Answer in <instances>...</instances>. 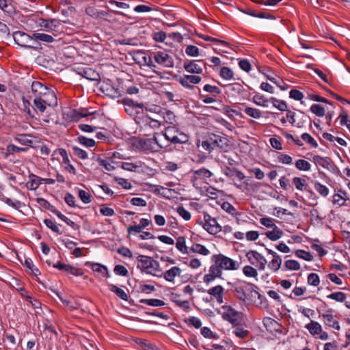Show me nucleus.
Returning <instances> with one entry per match:
<instances>
[{
	"label": "nucleus",
	"mask_w": 350,
	"mask_h": 350,
	"mask_svg": "<svg viewBox=\"0 0 350 350\" xmlns=\"http://www.w3.org/2000/svg\"><path fill=\"white\" fill-rule=\"evenodd\" d=\"M227 284L232 287L231 291L234 293L235 297L242 301H245L247 299L246 291L252 293L254 288H257L254 284L241 280H237L233 283L228 282Z\"/></svg>",
	"instance_id": "nucleus-1"
},
{
	"label": "nucleus",
	"mask_w": 350,
	"mask_h": 350,
	"mask_svg": "<svg viewBox=\"0 0 350 350\" xmlns=\"http://www.w3.org/2000/svg\"><path fill=\"white\" fill-rule=\"evenodd\" d=\"M212 260L218 265L221 269L237 270L239 267L238 262L221 254L213 255Z\"/></svg>",
	"instance_id": "nucleus-2"
},
{
	"label": "nucleus",
	"mask_w": 350,
	"mask_h": 350,
	"mask_svg": "<svg viewBox=\"0 0 350 350\" xmlns=\"http://www.w3.org/2000/svg\"><path fill=\"white\" fill-rule=\"evenodd\" d=\"M202 66L205 68L206 63L202 59H187L184 62L183 67L185 70L189 73L201 74L203 72Z\"/></svg>",
	"instance_id": "nucleus-3"
},
{
	"label": "nucleus",
	"mask_w": 350,
	"mask_h": 350,
	"mask_svg": "<svg viewBox=\"0 0 350 350\" xmlns=\"http://www.w3.org/2000/svg\"><path fill=\"white\" fill-rule=\"evenodd\" d=\"M152 57L156 63L167 68L174 66V60L172 57L163 51H157L151 53Z\"/></svg>",
	"instance_id": "nucleus-4"
},
{
	"label": "nucleus",
	"mask_w": 350,
	"mask_h": 350,
	"mask_svg": "<svg viewBox=\"0 0 350 350\" xmlns=\"http://www.w3.org/2000/svg\"><path fill=\"white\" fill-rule=\"evenodd\" d=\"M222 308L226 310L223 314V318L230 322L234 326L238 325L242 314L236 311L230 306H224Z\"/></svg>",
	"instance_id": "nucleus-5"
},
{
	"label": "nucleus",
	"mask_w": 350,
	"mask_h": 350,
	"mask_svg": "<svg viewBox=\"0 0 350 350\" xmlns=\"http://www.w3.org/2000/svg\"><path fill=\"white\" fill-rule=\"evenodd\" d=\"M96 113V111H89L87 108L72 109L70 114H68L67 120L70 122H78L82 118L94 116Z\"/></svg>",
	"instance_id": "nucleus-6"
},
{
	"label": "nucleus",
	"mask_w": 350,
	"mask_h": 350,
	"mask_svg": "<svg viewBox=\"0 0 350 350\" xmlns=\"http://www.w3.org/2000/svg\"><path fill=\"white\" fill-rule=\"evenodd\" d=\"M38 24L40 27L51 32L57 31V28L61 25L59 21L55 18H40ZM53 35L56 36L54 33H53Z\"/></svg>",
	"instance_id": "nucleus-7"
},
{
	"label": "nucleus",
	"mask_w": 350,
	"mask_h": 350,
	"mask_svg": "<svg viewBox=\"0 0 350 350\" xmlns=\"http://www.w3.org/2000/svg\"><path fill=\"white\" fill-rule=\"evenodd\" d=\"M312 161L315 164H319L323 168L327 169L331 172H334L336 170L338 171V168L330 157H323L319 155H314L312 158Z\"/></svg>",
	"instance_id": "nucleus-8"
},
{
	"label": "nucleus",
	"mask_w": 350,
	"mask_h": 350,
	"mask_svg": "<svg viewBox=\"0 0 350 350\" xmlns=\"http://www.w3.org/2000/svg\"><path fill=\"white\" fill-rule=\"evenodd\" d=\"M152 260L150 257L145 255H139L137 257V260L142 264V269L145 270L148 274L152 275L156 277H162V273H153L152 271L150 270Z\"/></svg>",
	"instance_id": "nucleus-9"
},
{
	"label": "nucleus",
	"mask_w": 350,
	"mask_h": 350,
	"mask_svg": "<svg viewBox=\"0 0 350 350\" xmlns=\"http://www.w3.org/2000/svg\"><path fill=\"white\" fill-rule=\"evenodd\" d=\"M43 95L44 96H42L40 98H38L42 101L44 104H46L49 107H55L57 106V98L53 90H49L48 92Z\"/></svg>",
	"instance_id": "nucleus-10"
},
{
	"label": "nucleus",
	"mask_w": 350,
	"mask_h": 350,
	"mask_svg": "<svg viewBox=\"0 0 350 350\" xmlns=\"http://www.w3.org/2000/svg\"><path fill=\"white\" fill-rule=\"evenodd\" d=\"M31 88L34 98H40V96H44L43 94H46L51 89L38 81H33Z\"/></svg>",
	"instance_id": "nucleus-11"
},
{
	"label": "nucleus",
	"mask_w": 350,
	"mask_h": 350,
	"mask_svg": "<svg viewBox=\"0 0 350 350\" xmlns=\"http://www.w3.org/2000/svg\"><path fill=\"white\" fill-rule=\"evenodd\" d=\"M201 80V77L198 75H185L179 79V82L184 88L192 89V84H198Z\"/></svg>",
	"instance_id": "nucleus-12"
},
{
	"label": "nucleus",
	"mask_w": 350,
	"mask_h": 350,
	"mask_svg": "<svg viewBox=\"0 0 350 350\" xmlns=\"http://www.w3.org/2000/svg\"><path fill=\"white\" fill-rule=\"evenodd\" d=\"M131 340L137 344L142 350H162L149 340L138 337H132Z\"/></svg>",
	"instance_id": "nucleus-13"
},
{
	"label": "nucleus",
	"mask_w": 350,
	"mask_h": 350,
	"mask_svg": "<svg viewBox=\"0 0 350 350\" xmlns=\"http://www.w3.org/2000/svg\"><path fill=\"white\" fill-rule=\"evenodd\" d=\"M210 142L213 144L214 148L219 147L221 149H225L229 146V141L227 138L213 134L212 136L209 137Z\"/></svg>",
	"instance_id": "nucleus-14"
},
{
	"label": "nucleus",
	"mask_w": 350,
	"mask_h": 350,
	"mask_svg": "<svg viewBox=\"0 0 350 350\" xmlns=\"http://www.w3.org/2000/svg\"><path fill=\"white\" fill-rule=\"evenodd\" d=\"M13 38L15 42L23 47H26L28 41L29 40L30 35L21 31H17L12 33Z\"/></svg>",
	"instance_id": "nucleus-15"
},
{
	"label": "nucleus",
	"mask_w": 350,
	"mask_h": 350,
	"mask_svg": "<svg viewBox=\"0 0 350 350\" xmlns=\"http://www.w3.org/2000/svg\"><path fill=\"white\" fill-rule=\"evenodd\" d=\"M228 89V92L232 96H242L245 90L243 85L239 83H234L225 85Z\"/></svg>",
	"instance_id": "nucleus-16"
},
{
	"label": "nucleus",
	"mask_w": 350,
	"mask_h": 350,
	"mask_svg": "<svg viewBox=\"0 0 350 350\" xmlns=\"http://www.w3.org/2000/svg\"><path fill=\"white\" fill-rule=\"evenodd\" d=\"M137 148H141L143 150H150L152 152H158L156 149V146H153V142L150 141V139H139L137 141Z\"/></svg>",
	"instance_id": "nucleus-17"
},
{
	"label": "nucleus",
	"mask_w": 350,
	"mask_h": 350,
	"mask_svg": "<svg viewBox=\"0 0 350 350\" xmlns=\"http://www.w3.org/2000/svg\"><path fill=\"white\" fill-rule=\"evenodd\" d=\"M203 228L211 234H216L221 230V226L217 223L215 218L213 219L211 221H207V224H204Z\"/></svg>",
	"instance_id": "nucleus-18"
},
{
	"label": "nucleus",
	"mask_w": 350,
	"mask_h": 350,
	"mask_svg": "<svg viewBox=\"0 0 350 350\" xmlns=\"http://www.w3.org/2000/svg\"><path fill=\"white\" fill-rule=\"evenodd\" d=\"M57 151L62 157L63 163L67 165V166L65 167V170L68 171L70 173L76 174L77 171L75 167L70 163V160L68 159L66 150L64 148H59L57 150Z\"/></svg>",
	"instance_id": "nucleus-19"
},
{
	"label": "nucleus",
	"mask_w": 350,
	"mask_h": 350,
	"mask_svg": "<svg viewBox=\"0 0 350 350\" xmlns=\"http://www.w3.org/2000/svg\"><path fill=\"white\" fill-rule=\"evenodd\" d=\"M180 273L181 269L179 267H173L169 270L166 271L165 273H162V276H163L165 280L168 282H173L174 278L179 276Z\"/></svg>",
	"instance_id": "nucleus-20"
},
{
	"label": "nucleus",
	"mask_w": 350,
	"mask_h": 350,
	"mask_svg": "<svg viewBox=\"0 0 350 350\" xmlns=\"http://www.w3.org/2000/svg\"><path fill=\"white\" fill-rule=\"evenodd\" d=\"M85 265L91 266V268L93 271L100 273L103 276L110 277V275L108 272V269L106 266L103 265L100 263L97 262H87Z\"/></svg>",
	"instance_id": "nucleus-21"
},
{
	"label": "nucleus",
	"mask_w": 350,
	"mask_h": 350,
	"mask_svg": "<svg viewBox=\"0 0 350 350\" xmlns=\"http://www.w3.org/2000/svg\"><path fill=\"white\" fill-rule=\"evenodd\" d=\"M100 90L106 94V96L111 98H118L121 96L119 90L112 85H107L105 87H102Z\"/></svg>",
	"instance_id": "nucleus-22"
},
{
	"label": "nucleus",
	"mask_w": 350,
	"mask_h": 350,
	"mask_svg": "<svg viewBox=\"0 0 350 350\" xmlns=\"http://www.w3.org/2000/svg\"><path fill=\"white\" fill-rule=\"evenodd\" d=\"M34 38L38 40L39 43H52L55 40L51 35L46 34L44 33L34 32Z\"/></svg>",
	"instance_id": "nucleus-23"
},
{
	"label": "nucleus",
	"mask_w": 350,
	"mask_h": 350,
	"mask_svg": "<svg viewBox=\"0 0 350 350\" xmlns=\"http://www.w3.org/2000/svg\"><path fill=\"white\" fill-rule=\"evenodd\" d=\"M347 192L342 189H339L338 193L333 196V202L335 204H338L340 206L344 205L345 202L347 200L345 198Z\"/></svg>",
	"instance_id": "nucleus-24"
},
{
	"label": "nucleus",
	"mask_w": 350,
	"mask_h": 350,
	"mask_svg": "<svg viewBox=\"0 0 350 350\" xmlns=\"http://www.w3.org/2000/svg\"><path fill=\"white\" fill-rule=\"evenodd\" d=\"M244 12L245 14H247L250 16H254V17H257V18H260L272 19V20L275 19V16L268 14V13H266V12H256L254 10L247 9Z\"/></svg>",
	"instance_id": "nucleus-25"
},
{
	"label": "nucleus",
	"mask_w": 350,
	"mask_h": 350,
	"mask_svg": "<svg viewBox=\"0 0 350 350\" xmlns=\"http://www.w3.org/2000/svg\"><path fill=\"white\" fill-rule=\"evenodd\" d=\"M251 256H252L254 259L258 262L267 261L265 258L258 252L254 250H250L246 253V257L247 258L249 262L252 265H255L256 262L254 260H251Z\"/></svg>",
	"instance_id": "nucleus-26"
},
{
	"label": "nucleus",
	"mask_w": 350,
	"mask_h": 350,
	"mask_svg": "<svg viewBox=\"0 0 350 350\" xmlns=\"http://www.w3.org/2000/svg\"><path fill=\"white\" fill-rule=\"evenodd\" d=\"M323 318L324 323L327 326L333 328H340L338 322L336 319H334L332 314H323Z\"/></svg>",
	"instance_id": "nucleus-27"
},
{
	"label": "nucleus",
	"mask_w": 350,
	"mask_h": 350,
	"mask_svg": "<svg viewBox=\"0 0 350 350\" xmlns=\"http://www.w3.org/2000/svg\"><path fill=\"white\" fill-rule=\"evenodd\" d=\"M138 53L144 55L142 57L143 64L148 66L153 72H157L154 69L157 66L152 62V55L151 54L150 55H148L142 51H139Z\"/></svg>",
	"instance_id": "nucleus-28"
},
{
	"label": "nucleus",
	"mask_w": 350,
	"mask_h": 350,
	"mask_svg": "<svg viewBox=\"0 0 350 350\" xmlns=\"http://www.w3.org/2000/svg\"><path fill=\"white\" fill-rule=\"evenodd\" d=\"M0 200L3 201L5 204L13 207L14 208H15L16 210H19V208L23 205V204L18 200L12 202V200L11 199L6 198L1 189H0Z\"/></svg>",
	"instance_id": "nucleus-29"
},
{
	"label": "nucleus",
	"mask_w": 350,
	"mask_h": 350,
	"mask_svg": "<svg viewBox=\"0 0 350 350\" xmlns=\"http://www.w3.org/2000/svg\"><path fill=\"white\" fill-rule=\"evenodd\" d=\"M282 234L283 232L277 226H274L273 230L265 232L266 237L271 241L279 239Z\"/></svg>",
	"instance_id": "nucleus-30"
},
{
	"label": "nucleus",
	"mask_w": 350,
	"mask_h": 350,
	"mask_svg": "<svg viewBox=\"0 0 350 350\" xmlns=\"http://www.w3.org/2000/svg\"><path fill=\"white\" fill-rule=\"evenodd\" d=\"M267 79L271 82L275 83L281 90H286L288 89V85L286 84L282 78L279 77H271L270 75H266Z\"/></svg>",
	"instance_id": "nucleus-31"
},
{
	"label": "nucleus",
	"mask_w": 350,
	"mask_h": 350,
	"mask_svg": "<svg viewBox=\"0 0 350 350\" xmlns=\"http://www.w3.org/2000/svg\"><path fill=\"white\" fill-rule=\"evenodd\" d=\"M38 203L42 206L43 208L51 211L52 213H55L56 215L59 213L60 211L57 210L55 207L51 204L46 200L44 198H38L37 200Z\"/></svg>",
	"instance_id": "nucleus-32"
},
{
	"label": "nucleus",
	"mask_w": 350,
	"mask_h": 350,
	"mask_svg": "<svg viewBox=\"0 0 350 350\" xmlns=\"http://www.w3.org/2000/svg\"><path fill=\"white\" fill-rule=\"evenodd\" d=\"M269 100L273 104V107L281 111H285L288 108L286 103L282 100H278L276 98L271 97L269 98Z\"/></svg>",
	"instance_id": "nucleus-33"
},
{
	"label": "nucleus",
	"mask_w": 350,
	"mask_h": 350,
	"mask_svg": "<svg viewBox=\"0 0 350 350\" xmlns=\"http://www.w3.org/2000/svg\"><path fill=\"white\" fill-rule=\"evenodd\" d=\"M29 135L27 134H18L14 137V140L18 142L21 145L32 146V140L28 138Z\"/></svg>",
	"instance_id": "nucleus-34"
},
{
	"label": "nucleus",
	"mask_w": 350,
	"mask_h": 350,
	"mask_svg": "<svg viewBox=\"0 0 350 350\" xmlns=\"http://www.w3.org/2000/svg\"><path fill=\"white\" fill-rule=\"evenodd\" d=\"M109 289L111 291L114 293L118 297L121 298L122 300H124V301L128 300L127 294L122 288H120L113 284H109Z\"/></svg>",
	"instance_id": "nucleus-35"
},
{
	"label": "nucleus",
	"mask_w": 350,
	"mask_h": 350,
	"mask_svg": "<svg viewBox=\"0 0 350 350\" xmlns=\"http://www.w3.org/2000/svg\"><path fill=\"white\" fill-rule=\"evenodd\" d=\"M96 161L100 166L103 167L107 171H112L115 170V167L111 165V163H113L112 160L109 161L103 159L100 156H98Z\"/></svg>",
	"instance_id": "nucleus-36"
},
{
	"label": "nucleus",
	"mask_w": 350,
	"mask_h": 350,
	"mask_svg": "<svg viewBox=\"0 0 350 350\" xmlns=\"http://www.w3.org/2000/svg\"><path fill=\"white\" fill-rule=\"evenodd\" d=\"M244 112L248 116L255 119H258L262 116V111L260 110L250 107H245Z\"/></svg>",
	"instance_id": "nucleus-37"
},
{
	"label": "nucleus",
	"mask_w": 350,
	"mask_h": 350,
	"mask_svg": "<svg viewBox=\"0 0 350 350\" xmlns=\"http://www.w3.org/2000/svg\"><path fill=\"white\" fill-rule=\"evenodd\" d=\"M312 183L314 185V189L320 195H321L323 197H326L328 196L329 189L326 186L321 184L317 181H312Z\"/></svg>",
	"instance_id": "nucleus-38"
},
{
	"label": "nucleus",
	"mask_w": 350,
	"mask_h": 350,
	"mask_svg": "<svg viewBox=\"0 0 350 350\" xmlns=\"http://www.w3.org/2000/svg\"><path fill=\"white\" fill-rule=\"evenodd\" d=\"M33 105L34 106L33 107V110L36 113L40 112L41 113H42L46 110L47 106L46 104H44L38 98L33 99Z\"/></svg>",
	"instance_id": "nucleus-39"
},
{
	"label": "nucleus",
	"mask_w": 350,
	"mask_h": 350,
	"mask_svg": "<svg viewBox=\"0 0 350 350\" xmlns=\"http://www.w3.org/2000/svg\"><path fill=\"white\" fill-rule=\"evenodd\" d=\"M140 303L154 307L163 306L165 305V302L163 300L157 299H143L140 300Z\"/></svg>",
	"instance_id": "nucleus-40"
},
{
	"label": "nucleus",
	"mask_w": 350,
	"mask_h": 350,
	"mask_svg": "<svg viewBox=\"0 0 350 350\" xmlns=\"http://www.w3.org/2000/svg\"><path fill=\"white\" fill-rule=\"evenodd\" d=\"M295 167L301 171H308L310 170V163L304 159H298L295 162Z\"/></svg>",
	"instance_id": "nucleus-41"
},
{
	"label": "nucleus",
	"mask_w": 350,
	"mask_h": 350,
	"mask_svg": "<svg viewBox=\"0 0 350 350\" xmlns=\"http://www.w3.org/2000/svg\"><path fill=\"white\" fill-rule=\"evenodd\" d=\"M191 250L194 253H198L204 256H206L210 253L206 247L198 243L194 244L191 247Z\"/></svg>",
	"instance_id": "nucleus-42"
},
{
	"label": "nucleus",
	"mask_w": 350,
	"mask_h": 350,
	"mask_svg": "<svg viewBox=\"0 0 350 350\" xmlns=\"http://www.w3.org/2000/svg\"><path fill=\"white\" fill-rule=\"evenodd\" d=\"M25 48L33 49L35 50L42 49L41 44L39 43L38 40L34 38V33H33L32 35L30 36L29 40L28 41L27 46Z\"/></svg>",
	"instance_id": "nucleus-43"
},
{
	"label": "nucleus",
	"mask_w": 350,
	"mask_h": 350,
	"mask_svg": "<svg viewBox=\"0 0 350 350\" xmlns=\"http://www.w3.org/2000/svg\"><path fill=\"white\" fill-rule=\"evenodd\" d=\"M219 76L224 79L230 80L233 78L234 74L230 68L224 66L220 70Z\"/></svg>",
	"instance_id": "nucleus-44"
},
{
	"label": "nucleus",
	"mask_w": 350,
	"mask_h": 350,
	"mask_svg": "<svg viewBox=\"0 0 350 350\" xmlns=\"http://www.w3.org/2000/svg\"><path fill=\"white\" fill-rule=\"evenodd\" d=\"M310 111L318 117H323L325 114V110L324 107L318 104H313L310 107Z\"/></svg>",
	"instance_id": "nucleus-45"
},
{
	"label": "nucleus",
	"mask_w": 350,
	"mask_h": 350,
	"mask_svg": "<svg viewBox=\"0 0 350 350\" xmlns=\"http://www.w3.org/2000/svg\"><path fill=\"white\" fill-rule=\"evenodd\" d=\"M78 142L88 148L94 147L96 145V142L93 139L88 138L83 135L78 137Z\"/></svg>",
	"instance_id": "nucleus-46"
},
{
	"label": "nucleus",
	"mask_w": 350,
	"mask_h": 350,
	"mask_svg": "<svg viewBox=\"0 0 350 350\" xmlns=\"http://www.w3.org/2000/svg\"><path fill=\"white\" fill-rule=\"evenodd\" d=\"M193 174L198 177L210 178L213 174L212 172L205 167H202L197 170H193Z\"/></svg>",
	"instance_id": "nucleus-47"
},
{
	"label": "nucleus",
	"mask_w": 350,
	"mask_h": 350,
	"mask_svg": "<svg viewBox=\"0 0 350 350\" xmlns=\"http://www.w3.org/2000/svg\"><path fill=\"white\" fill-rule=\"evenodd\" d=\"M203 90L213 96H217L221 93V90L217 86L210 84H206L204 86Z\"/></svg>",
	"instance_id": "nucleus-48"
},
{
	"label": "nucleus",
	"mask_w": 350,
	"mask_h": 350,
	"mask_svg": "<svg viewBox=\"0 0 350 350\" xmlns=\"http://www.w3.org/2000/svg\"><path fill=\"white\" fill-rule=\"evenodd\" d=\"M44 223L53 232H54L58 234H62V232L59 230L57 225L53 220L49 219H44Z\"/></svg>",
	"instance_id": "nucleus-49"
},
{
	"label": "nucleus",
	"mask_w": 350,
	"mask_h": 350,
	"mask_svg": "<svg viewBox=\"0 0 350 350\" xmlns=\"http://www.w3.org/2000/svg\"><path fill=\"white\" fill-rule=\"evenodd\" d=\"M295 255L307 261H311L313 259V256L309 252H306L303 250H298L295 252Z\"/></svg>",
	"instance_id": "nucleus-50"
},
{
	"label": "nucleus",
	"mask_w": 350,
	"mask_h": 350,
	"mask_svg": "<svg viewBox=\"0 0 350 350\" xmlns=\"http://www.w3.org/2000/svg\"><path fill=\"white\" fill-rule=\"evenodd\" d=\"M327 297L338 302H343L345 301L347 296L342 292H334L327 295Z\"/></svg>",
	"instance_id": "nucleus-51"
},
{
	"label": "nucleus",
	"mask_w": 350,
	"mask_h": 350,
	"mask_svg": "<svg viewBox=\"0 0 350 350\" xmlns=\"http://www.w3.org/2000/svg\"><path fill=\"white\" fill-rule=\"evenodd\" d=\"M176 248L183 253H187V247L185 245V238L178 237L176 243Z\"/></svg>",
	"instance_id": "nucleus-52"
},
{
	"label": "nucleus",
	"mask_w": 350,
	"mask_h": 350,
	"mask_svg": "<svg viewBox=\"0 0 350 350\" xmlns=\"http://www.w3.org/2000/svg\"><path fill=\"white\" fill-rule=\"evenodd\" d=\"M224 288L221 285H217L213 288H209L207 291V293L210 295H211L214 297H218L219 295H220L221 294H224Z\"/></svg>",
	"instance_id": "nucleus-53"
},
{
	"label": "nucleus",
	"mask_w": 350,
	"mask_h": 350,
	"mask_svg": "<svg viewBox=\"0 0 350 350\" xmlns=\"http://www.w3.org/2000/svg\"><path fill=\"white\" fill-rule=\"evenodd\" d=\"M122 103L127 107H132V108L137 107L139 109H142L144 107V105L142 103H138L134 102L132 99L129 98H124L122 100Z\"/></svg>",
	"instance_id": "nucleus-54"
},
{
	"label": "nucleus",
	"mask_w": 350,
	"mask_h": 350,
	"mask_svg": "<svg viewBox=\"0 0 350 350\" xmlns=\"http://www.w3.org/2000/svg\"><path fill=\"white\" fill-rule=\"evenodd\" d=\"M307 282L309 285L317 286L320 283V279L317 273H311L308 275Z\"/></svg>",
	"instance_id": "nucleus-55"
},
{
	"label": "nucleus",
	"mask_w": 350,
	"mask_h": 350,
	"mask_svg": "<svg viewBox=\"0 0 350 350\" xmlns=\"http://www.w3.org/2000/svg\"><path fill=\"white\" fill-rule=\"evenodd\" d=\"M293 183L295 185L297 189L302 191L307 185L306 180L300 177H294L293 178Z\"/></svg>",
	"instance_id": "nucleus-56"
},
{
	"label": "nucleus",
	"mask_w": 350,
	"mask_h": 350,
	"mask_svg": "<svg viewBox=\"0 0 350 350\" xmlns=\"http://www.w3.org/2000/svg\"><path fill=\"white\" fill-rule=\"evenodd\" d=\"M284 267L286 269L289 270H299L300 269L299 263L295 260H288L284 262Z\"/></svg>",
	"instance_id": "nucleus-57"
},
{
	"label": "nucleus",
	"mask_w": 350,
	"mask_h": 350,
	"mask_svg": "<svg viewBox=\"0 0 350 350\" xmlns=\"http://www.w3.org/2000/svg\"><path fill=\"white\" fill-rule=\"evenodd\" d=\"M201 334L206 338L217 340L219 336L212 331V329H200Z\"/></svg>",
	"instance_id": "nucleus-58"
},
{
	"label": "nucleus",
	"mask_w": 350,
	"mask_h": 350,
	"mask_svg": "<svg viewBox=\"0 0 350 350\" xmlns=\"http://www.w3.org/2000/svg\"><path fill=\"white\" fill-rule=\"evenodd\" d=\"M301 139L308 143L312 147L317 148L318 144L315 139L308 133H304L301 135Z\"/></svg>",
	"instance_id": "nucleus-59"
},
{
	"label": "nucleus",
	"mask_w": 350,
	"mask_h": 350,
	"mask_svg": "<svg viewBox=\"0 0 350 350\" xmlns=\"http://www.w3.org/2000/svg\"><path fill=\"white\" fill-rule=\"evenodd\" d=\"M243 272L247 277L255 278L258 275L257 271L250 265L245 266L243 269Z\"/></svg>",
	"instance_id": "nucleus-60"
},
{
	"label": "nucleus",
	"mask_w": 350,
	"mask_h": 350,
	"mask_svg": "<svg viewBox=\"0 0 350 350\" xmlns=\"http://www.w3.org/2000/svg\"><path fill=\"white\" fill-rule=\"evenodd\" d=\"M114 273L116 275H122V276H128L129 271L126 268L122 265H117L115 266L113 269Z\"/></svg>",
	"instance_id": "nucleus-61"
},
{
	"label": "nucleus",
	"mask_w": 350,
	"mask_h": 350,
	"mask_svg": "<svg viewBox=\"0 0 350 350\" xmlns=\"http://www.w3.org/2000/svg\"><path fill=\"white\" fill-rule=\"evenodd\" d=\"M114 180L118 183V185H121L124 189H129L132 187V185L127 179L119 178L117 176L114 177Z\"/></svg>",
	"instance_id": "nucleus-62"
},
{
	"label": "nucleus",
	"mask_w": 350,
	"mask_h": 350,
	"mask_svg": "<svg viewBox=\"0 0 350 350\" xmlns=\"http://www.w3.org/2000/svg\"><path fill=\"white\" fill-rule=\"evenodd\" d=\"M185 53L191 57H197L199 55V49L194 45H188L185 49Z\"/></svg>",
	"instance_id": "nucleus-63"
},
{
	"label": "nucleus",
	"mask_w": 350,
	"mask_h": 350,
	"mask_svg": "<svg viewBox=\"0 0 350 350\" xmlns=\"http://www.w3.org/2000/svg\"><path fill=\"white\" fill-rule=\"evenodd\" d=\"M262 323L265 328L271 327L275 328L277 326H279V323L270 317H265L262 320Z\"/></svg>",
	"instance_id": "nucleus-64"
}]
</instances>
